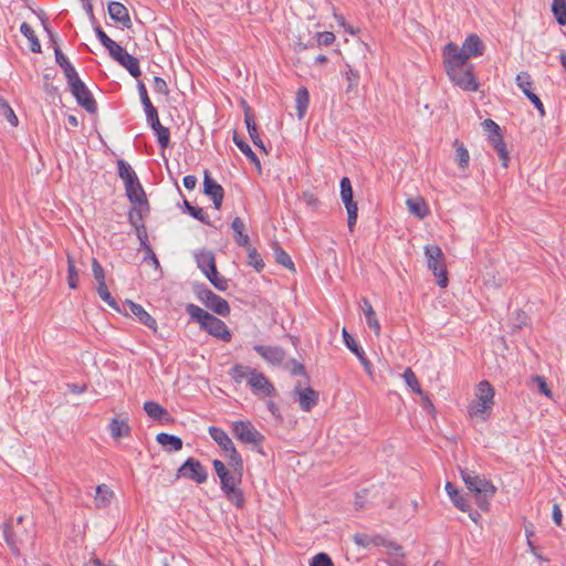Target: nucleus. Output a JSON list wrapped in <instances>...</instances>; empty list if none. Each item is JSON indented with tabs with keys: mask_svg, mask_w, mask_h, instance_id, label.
<instances>
[{
	"mask_svg": "<svg viewBox=\"0 0 566 566\" xmlns=\"http://www.w3.org/2000/svg\"><path fill=\"white\" fill-rule=\"evenodd\" d=\"M206 306L216 314L223 317L228 316L231 312L228 301L219 296L218 294Z\"/></svg>",
	"mask_w": 566,
	"mask_h": 566,
	"instance_id": "36",
	"label": "nucleus"
},
{
	"mask_svg": "<svg viewBox=\"0 0 566 566\" xmlns=\"http://www.w3.org/2000/svg\"><path fill=\"white\" fill-rule=\"evenodd\" d=\"M361 310L365 314L366 323L370 329L374 331L376 335H379L380 333V324L376 317V313L368 301V298L364 297L361 300Z\"/></svg>",
	"mask_w": 566,
	"mask_h": 566,
	"instance_id": "29",
	"label": "nucleus"
},
{
	"mask_svg": "<svg viewBox=\"0 0 566 566\" xmlns=\"http://www.w3.org/2000/svg\"><path fill=\"white\" fill-rule=\"evenodd\" d=\"M144 410L151 419L159 421L160 423L166 424L172 421V417L169 411L155 401H146L144 403Z\"/></svg>",
	"mask_w": 566,
	"mask_h": 566,
	"instance_id": "20",
	"label": "nucleus"
},
{
	"mask_svg": "<svg viewBox=\"0 0 566 566\" xmlns=\"http://www.w3.org/2000/svg\"><path fill=\"white\" fill-rule=\"evenodd\" d=\"M203 193L208 196L217 210H220L223 202L224 190L220 184H218L212 177L208 169L203 171Z\"/></svg>",
	"mask_w": 566,
	"mask_h": 566,
	"instance_id": "12",
	"label": "nucleus"
},
{
	"mask_svg": "<svg viewBox=\"0 0 566 566\" xmlns=\"http://www.w3.org/2000/svg\"><path fill=\"white\" fill-rule=\"evenodd\" d=\"M109 430L113 438L118 439L130 434V427L126 420L113 418L109 423Z\"/></svg>",
	"mask_w": 566,
	"mask_h": 566,
	"instance_id": "35",
	"label": "nucleus"
},
{
	"mask_svg": "<svg viewBox=\"0 0 566 566\" xmlns=\"http://www.w3.org/2000/svg\"><path fill=\"white\" fill-rule=\"evenodd\" d=\"M390 566H408L406 563L405 553L400 545L391 542V563Z\"/></svg>",
	"mask_w": 566,
	"mask_h": 566,
	"instance_id": "52",
	"label": "nucleus"
},
{
	"mask_svg": "<svg viewBox=\"0 0 566 566\" xmlns=\"http://www.w3.org/2000/svg\"><path fill=\"white\" fill-rule=\"evenodd\" d=\"M109 17L116 22L122 23L125 28H130L132 20L128 13V9L118 1H111L108 3Z\"/></svg>",
	"mask_w": 566,
	"mask_h": 566,
	"instance_id": "21",
	"label": "nucleus"
},
{
	"mask_svg": "<svg viewBox=\"0 0 566 566\" xmlns=\"http://www.w3.org/2000/svg\"><path fill=\"white\" fill-rule=\"evenodd\" d=\"M205 275L217 290L223 292L228 289V280L219 275L217 268L214 270L206 272Z\"/></svg>",
	"mask_w": 566,
	"mask_h": 566,
	"instance_id": "47",
	"label": "nucleus"
},
{
	"mask_svg": "<svg viewBox=\"0 0 566 566\" xmlns=\"http://www.w3.org/2000/svg\"><path fill=\"white\" fill-rule=\"evenodd\" d=\"M113 491L106 485L101 484L96 488L95 505L96 507H105L111 503Z\"/></svg>",
	"mask_w": 566,
	"mask_h": 566,
	"instance_id": "38",
	"label": "nucleus"
},
{
	"mask_svg": "<svg viewBox=\"0 0 566 566\" xmlns=\"http://www.w3.org/2000/svg\"><path fill=\"white\" fill-rule=\"evenodd\" d=\"M233 230V240L241 248H248L250 244L249 234L245 232V223L240 217H235L231 222Z\"/></svg>",
	"mask_w": 566,
	"mask_h": 566,
	"instance_id": "23",
	"label": "nucleus"
},
{
	"mask_svg": "<svg viewBox=\"0 0 566 566\" xmlns=\"http://www.w3.org/2000/svg\"><path fill=\"white\" fill-rule=\"evenodd\" d=\"M156 441L168 452L179 451L184 444L181 438L166 432L158 433Z\"/></svg>",
	"mask_w": 566,
	"mask_h": 566,
	"instance_id": "26",
	"label": "nucleus"
},
{
	"mask_svg": "<svg viewBox=\"0 0 566 566\" xmlns=\"http://www.w3.org/2000/svg\"><path fill=\"white\" fill-rule=\"evenodd\" d=\"M144 213L142 209H137L133 207L128 213V221L135 228L136 235L140 243V250H145L150 247L148 241V234L146 230V226L143 222Z\"/></svg>",
	"mask_w": 566,
	"mask_h": 566,
	"instance_id": "14",
	"label": "nucleus"
},
{
	"mask_svg": "<svg viewBox=\"0 0 566 566\" xmlns=\"http://www.w3.org/2000/svg\"><path fill=\"white\" fill-rule=\"evenodd\" d=\"M482 129L490 142H503L500 126L492 119H484L481 123Z\"/></svg>",
	"mask_w": 566,
	"mask_h": 566,
	"instance_id": "33",
	"label": "nucleus"
},
{
	"mask_svg": "<svg viewBox=\"0 0 566 566\" xmlns=\"http://www.w3.org/2000/svg\"><path fill=\"white\" fill-rule=\"evenodd\" d=\"M118 176L124 180L125 186L130 187L135 180H138L133 168L123 159L117 160Z\"/></svg>",
	"mask_w": 566,
	"mask_h": 566,
	"instance_id": "34",
	"label": "nucleus"
},
{
	"mask_svg": "<svg viewBox=\"0 0 566 566\" xmlns=\"http://www.w3.org/2000/svg\"><path fill=\"white\" fill-rule=\"evenodd\" d=\"M248 385L254 395H263L270 397L275 391L274 386L266 378V376L256 369H254L253 373H251V377L248 378Z\"/></svg>",
	"mask_w": 566,
	"mask_h": 566,
	"instance_id": "15",
	"label": "nucleus"
},
{
	"mask_svg": "<svg viewBox=\"0 0 566 566\" xmlns=\"http://www.w3.org/2000/svg\"><path fill=\"white\" fill-rule=\"evenodd\" d=\"M244 120L247 124V128L249 132V136L251 138V142H262L258 132V127L254 120L253 115L245 112Z\"/></svg>",
	"mask_w": 566,
	"mask_h": 566,
	"instance_id": "54",
	"label": "nucleus"
},
{
	"mask_svg": "<svg viewBox=\"0 0 566 566\" xmlns=\"http://www.w3.org/2000/svg\"><path fill=\"white\" fill-rule=\"evenodd\" d=\"M177 476H184L198 484H202L208 479V472L198 459L190 457L178 469Z\"/></svg>",
	"mask_w": 566,
	"mask_h": 566,
	"instance_id": "9",
	"label": "nucleus"
},
{
	"mask_svg": "<svg viewBox=\"0 0 566 566\" xmlns=\"http://www.w3.org/2000/svg\"><path fill=\"white\" fill-rule=\"evenodd\" d=\"M248 252V264L256 272H262L265 268V263L261 256V254L256 251L255 248H253L251 244L248 245V248H244Z\"/></svg>",
	"mask_w": 566,
	"mask_h": 566,
	"instance_id": "39",
	"label": "nucleus"
},
{
	"mask_svg": "<svg viewBox=\"0 0 566 566\" xmlns=\"http://www.w3.org/2000/svg\"><path fill=\"white\" fill-rule=\"evenodd\" d=\"M294 394L297 395L301 410L305 412L311 411L318 403V391L314 390L312 387L303 388L301 381H297L295 385Z\"/></svg>",
	"mask_w": 566,
	"mask_h": 566,
	"instance_id": "13",
	"label": "nucleus"
},
{
	"mask_svg": "<svg viewBox=\"0 0 566 566\" xmlns=\"http://www.w3.org/2000/svg\"><path fill=\"white\" fill-rule=\"evenodd\" d=\"M196 296L207 305L213 297L217 296L214 292L207 287L205 284H197L193 287Z\"/></svg>",
	"mask_w": 566,
	"mask_h": 566,
	"instance_id": "50",
	"label": "nucleus"
},
{
	"mask_svg": "<svg viewBox=\"0 0 566 566\" xmlns=\"http://www.w3.org/2000/svg\"><path fill=\"white\" fill-rule=\"evenodd\" d=\"M457 50L465 56V62H468L470 57L482 55L484 45L481 39L476 34L472 33L465 38L461 48L457 45Z\"/></svg>",
	"mask_w": 566,
	"mask_h": 566,
	"instance_id": "18",
	"label": "nucleus"
},
{
	"mask_svg": "<svg viewBox=\"0 0 566 566\" xmlns=\"http://www.w3.org/2000/svg\"><path fill=\"white\" fill-rule=\"evenodd\" d=\"M153 90L161 95H167L169 93L166 81L160 76L154 77Z\"/></svg>",
	"mask_w": 566,
	"mask_h": 566,
	"instance_id": "62",
	"label": "nucleus"
},
{
	"mask_svg": "<svg viewBox=\"0 0 566 566\" xmlns=\"http://www.w3.org/2000/svg\"><path fill=\"white\" fill-rule=\"evenodd\" d=\"M125 190H126V196H127L128 200L132 203L138 206V207H136L137 209H142L143 213L149 212V203H148L146 193L144 191V188H143L142 184L139 182V179L135 180L130 187L125 186Z\"/></svg>",
	"mask_w": 566,
	"mask_h": 566,
	"instance_id": "16",
	"label": "nucleus"
},
{
	"mask_svg": "<svg viewBox=\"0 0 566 566\" xmlns=\"http://www.w3.org/2000/svg\"><path fill=\"white\" fill-rule=\"evenodd\" d=\"M209 434L226 454L237 450L234 443L223 429L210 427Z\"/></svg>",
	"mask_w": 566,
	"mask_h": 566,
	"instance_id": "22",
	"label": "nucleus"
},
{
	"mask_svg": "<svg viewBox=\"0 0 566 566\" xmlns=\"http://www.w3.org/2000/svg\"><path fill=\"white\" fill-rule=\"evenodd\" d=\"M184 207L185 210L195 219L199 220L200 222L211 226V222L209 220V216L203 211L202 208L192 206L187 199L184 200Z\"/></svg>",
	"mask_w": 566,
	"mask_h": 566,
	"instance_id": "42",
	"label": "nucleus"
},
{
	"mask_svg": "<svg viewBox=\"0 0 566 566\" xmlns=\"http://www.w3.org/2000/svg\"><path fill=\"white\" fill-rule=\"evenodd\" d=\"M424 254L427 258V265L437 277L438 285L446 287L448 285V272L444 254L441 248L436 244L427 245L424 248Z\"/></svg>",
	"mask_w": 566,
	"mask_h": 566,
	"instance_id": "6",
	"label": "nucleus"
},
{
	"mask_svg": "<svg viewBox=\"0 0 566 566\" xmlns=\"http://www.w3.org/2000/svg\"><path fill=\"white\" fill-rule=\"evenodd\" d=\"M97 294L98 296L106 302L113 310L122 313V308L119 307L116 300L112 296L111 292L108 291V287L106 284L97 285Z\"/></svg>",
	"mask_w": 566,
	"mask_h": 566,
	"instance_id": "48",
	"label": "nucleus"
},
{
	"mask_svg": "<svg viewBox=\"0 0 566 566\" xmlns=\"http://www.w3.org/2000/svg\"><path fill=\"white\" fill-rule=\"evenodd\" d=\"M186 312L192 321L197 322L200 328L209 335L229 343L232 338L231 332L223 321L208 313L196 304L189 303L186 305Z\"/></svg>",
	"mask_w": 566,
	"mask_h": 566,
	"instance_id": "2",
	"label": "nucleus"
},
{
	"mask_svg": "<svg viewBox=\"0 0 566 566\" xmlns=\"http://www.w3.org/2000/svg\"><path fill=\"white\" fill-rule=\"evenodd\" d=\"M253 349L273 365H280L285 358V350L280 346L254 345Z\"/></svg>",
	"mask_w": 566,
	"mask_h": 566,
	"instance_id": "19",
	"label": "nucleus"
},
{
	"mask_svg": "<svg viewBox=\"0 0 566 566\" xmlns=\"http://www.w3.org/2000/svg\"><path fill=\"white\" fill-rule=\"evenodd\" d=\"M126 308H129L132 314L139 321V323L147 326L153 332L157 331L156 319L140 304H137L130 300H126L122 312H126Z\"/></svg>",
	"mask_w": 566,
	"mask_h": 566,
	"instance_id": "17",
	"label": "nucleus"
},
{
	"mask_svg": "<svg viewBox=\"0 0 566 566\" xmlns=\"http://www.w3.org/2000/svg\"><path fill=\"white\" fill-rule=\"evenodd\" d=\"M196 261L198 268L203 273L214 270L217 268L214 254L211 251L205 249L196 253Z\"/></svg>",
	"mask_w": 566,
	"mask_h": 566,
	"instance_id": "30",
	"label": "nucleus"
},
{
	"mask_svg": "<svg viewBox=\"0 0 566 566\" xmlns=\"http://www.w3.org/2000/svg\"><path fill=\"white\" fill-rule=\"evenodd\" d=\"M212 465L220 480V488L227 500L237 509H243L245 505V497L242 489L239 488L240 484L237 482L233 473L221 460H213Z\"/></svg>",
	"mask_w": 566,
	"mask_h": 566,
	"instance_id": "4",
	"label": "nucleus"
},
{
	"mask_svg": "<svg viewBox=\"0 0 566 566\" xmlns=\"http://www.w3.org/2000/svg\"><path fill=\"white\" fill-rule=\"evenodd\" d=\"M408 211L419 219L428 216L429 209L422 197L409 198L406 201Z\"/></svg>",
	"mask_w": 566,
	"mask_h": 566,
	"instance_id": "27",
	"label": "nucleus"
},
{
	"mask_svg": "<svg viewBox=\"0 0 566 566\" xmlns=\"http://www.w3.org/2000/svg\"><path fill=\"white\" fill-rule=\"evenodd\" d=\"M3 537L11 552L19 555L20 545L28 538V533L23 527H17L12 521H8L3 524Z\"/></svg>",
	"mask_w": 566,
	"mask_h": 566,
	"instance_id": "11",
	"label": "nucleus"
},
{
	"mask_svg": "<svg viewBox=\"0 0 566 566\" xmlns=\"http://www.w3.org/2000/svg\"><path fill=\"white\" fill-rule=\"evenodd\" d=\"M442 60L450 81L468 92H476L479 82L473 72V65L465 62V56L457 50V44L449 42L443 48Z\"/></svg>",
	"mask_w": 566,
	"mask_h": 566,
	"instance_id": "1",
	"label": "nucleus"
},
{
	"mask_svg": "<svg viewBox=\"0 0 566 566\" xmlns=\"http://www.w3.org/2000/svg\"><path fill=\"white\" fill-rule=\"evenodd\" d=\"M253 368L249 366H243L241 364H235L229 370V375L233 381L237 384L242 382V380L247 377H251V373H253Z\"/></svg>",
	"mask_w": 566,
	"mask_h": 566,
	"instance_id": "41",
	"label": "nucleus"
},
{
	"mask_svg": "<svg viewBox=\"0 0 566 566\" xmlns=\"http://www.w3.org/2000/svg\"><path fill=\"white\" fill-rule=\"evenodd\" d=\"M69 87L72 95L74 96V98L81 107H83L90 114L96 113V101L82 80L76 81L73 85Z\"/></svg>",
	"mask_w": 566,
	"mask_h": 566,
	"instance_id": "10",
	"label": "nucleus"
},
{
	"mask_svg": "<svg viewBox=\"0 0 566 566\" xmlns=\"http://www.w3.org/2000/svg\"><path fill=\"white\" fill-rule=\"evenodd\" d=\"M455 157L457 161L460 168H467L470 160L469 151L463 145L461 144L457 150H455Z\"/></svg>",
	"mask_w": 566,
	"mask_h": 566,
	"instance_id": "58",
	"label": "nucleus"
},
{
	"mask_svg": "<svg viewBox=\"0 0 566 566\" xmlns=\"http://www.w3.org/2000/svg\"><path fill=\"white\" fill-rule=\"evenodd\" d=\"M353 541L364 548H370L373 546H386L387 539L381 535H369L367 533H356L353 536Z\"/></svg>",
	"mask_w": 566,
	"mask_h": 566,
	"instance_id": "24",
	"label": "nucleus"
},
{
	"mask_svg": "<svg viewBox=\"0 0 566 566\" xmlns=\"http://www.w3.org/2000/svg\"><path fill=\"white\" fill-rule=\"evenodd\" d=\"M552 12L559 25H566V0H553Z\"/></svg>",
	"mask_w": 566,
	"mask_h": 566,
	"instance_id": "46",
	"label": "nucleus"
},
{
	"mask_svg": "<svg viewBox=\"0 0 566 566\" xmlns=\"http://www.w3.org/2000/svg\"><path fill=\"white\" fill-rule=\"evenodd\" d=\"M461 478L473 494L475 503L480 510L488 512L490 509V500L495 495L496 488L489 480L476 475L473 471L461 470Z\"/></svg>",
	"mask_w": 566,
	"mask_h": 566,
	"instance_id": "3",
	"label": "nucleus"
},
{
	"mask_svg": "<svg viewBox=\"0 0 566 566\" xmlns=\"http://www.w3.org/2000/svg\"><path fill=\"white\" fill-rule=\"evenodd\" d=\"M67 260V285L70 289L75 290L78 286V271L75 266L74 258L71 253H66Z\"/></svg>",
	"mask_w": 566,
	"mask_h": 566,
	"instance_id": "40",
	"label": "nucleus"
},
{
	"mask_svg": "<svg viewBox=\"0 0 566 566\" xmlns=\"http://www.w3.org/2000/svg\"><path fill=\"white\" fill-rule=\"evenodd\" d=\"M108 51V54L118 62L119 59H122L127 51L120 46L118 43H116L114 40L105 48Z\"/></svg>",
	"mask_w": 566,
	"mask_h": 566,
	"instance_id": "57",
	"label": "nucleus"
},
{
	"mask_svg": "<svg viewBox=\"0 0 566 566\" xmlns=\"http://www.w3.org/2000/svg\"><path fill=\"white\" fill-rule=\"evenodd\" d=\"M516 84L522 90V92L527 96L532 94V77L527 72H520L516 75Z\"/></svg>",
	"mask_w": 566,
	"mask_h": 566,
	"instance_id": "51",
	"label": "nucleus"
},
{
	"mask_svg": "<svg viewBox=\"0 0 566 566\" xmlns=\"http://www.w3.org/2000/svg\"><path fill=\"white\" fill-rule=\"evenodd\" d=\"M446 491L457 509L462 512L469 511L470 504L468 503L467 499L451 482L446 483Z\"/></svg>",
	"mask_w": 566,
	"mask_h": 566,
	"instance_id": "28",
	"label": "nucleus"
},
{
	"mask_svg": "<svg viewBox=\"0 0 566 566\" xmlns=\"http://www.w3.org/2000/svg\"><path fill=\"white\" fill-rule=\"evenodd\" d=\"M492 145H493L494 151L496 153L499 159L502 163V166L504 168H507L509 161H510V150L507 148V144H492Z\"/></svg>",
	"mask_w": 566,
	"mask_h": 566,
	"instance_id": "55",
	"label": "nucleus"
},
{
	"mask_svg": "<svg viewBox=\"0 0 566 566\" xmlns=\"http://www.w3.org/2000/svg\"><path fill=\"white\" fill-rule=\"evenodd\" d=\"M343 338L346 347L354 353L358 359H363L366 355L364 349L357 344L356 339L343 328Z\"/></svg>",
	"mask_w": 566,
	"mask_h": 566,
	"instance_id": "45",
	"label": "nucleus"
},
{
	"mask_svg": "<svg viewBox=\"0 0 566 566\" xmlns=\"http://www.w3.org/2000/svg\"><path fill=\"white\" fill-rule=\"evenodd\" d=\"M346 80L348 81L347 90H350L354 86L358 85L359 75L356 71L348 66V70L344 73Z\"/></svg>",
	"mask_w": 566,
	"mask_h": 566,
	"instance_id": "64",
	"label": "nucleus"
},
{
	"mask_svg": "<svg viewBox=\"0 0 566 566\" xmlns=\"http://www.w3.org/2000/svg\"><path fill=\"white\" fill-rule=\"evenodd\" d=\"M296 108L300 117H303L305 114L308 102H310V94L306 87H300L296 92Z\"/></svg>",
	"mask_w": 566,
	"mask_h": 566,
	"instance_id": "44",
	"label": "nucleus"
},
{
	"mask_svg": "<svg viewBox=\"0 0 566 566\" xmlns=\"http://www.w3.org/2000/svg\"><path fill=\"white\" fill-rule=\"evenodd\" d=\"M233 436L243 443L254 447L256 452L263 453L262 443L265 437L253 426L251 421L238 420L232 422Z\"/></svg>",
	"mask_w": 566,
	"mask_h": 566,
	"instance_id": "7",
	"label": "nucleus"
},
{
	"mask_svg": "<svg viewBox=\"0 0 566 566\" xmlns=\"http://www.w3.org/2000/svg\"><path fill=\"white\" fill-rule=\"evenodd\" d=\"M310 566H334V563L326 553H318L312 558Z\"/></svg>",
	"mask_w": 566,
	"mask_h": 566,
	"instance_id": "59",
	"label": "nucleus"
},
{
	"mask_svg": "<svg viewBox=\"0 0 566 566\" xmlns=\"http://www.w3.org/2000/svg\"><path fill=\"white\" fill-rule=\"evenodd\" d=\"M62 70L66 77L69 86L73 85L76 81L81 80L78 73L76 72L72 63H69L67 66L62 67Z\"/></svg>",
	"mask_w": 566,
	"mask_h": 566,
	"instance_id": "61",
	"label": "nucleus"
},
{
	"mask_svg": "<svg viewBox=\"0 0 566 566\" xmlns=\"http://www.w3.org/2000/svg\"><path fill=\"white\" fill-rule=\"evenodd\" d=\"M238 148L249 158V160L255 166L259 174L262 172L261 163L258 155L252 150L250 144H235Z\"/></svg>",
	"mask_w": 566,
	"mask_h": 566,
	"instance_id": "53",
	"label": "nucleus"
},
{
	"mask_svg": "<svg viewBox=\"0 0 566 566\" xmlns=\"http://www.w3.org/2000/svg\"><path fill=\"white\" fill-rule=\"evenodd\" d=\"M20 32L30 41V50L33 53H40L41 52V43H40L38 36L35 35L33 29L31 28V25L28 24L27 22H23L20 25Z\"/></svg>",
	"mask_w": 566,
	"mask_h": 566,
	"instance_id": "37",
	"label": "nucleus"
},
{
	"mask_svg": "<svg viewBox=\"0 0 566 566\" xmlns=\"http://www.w3.org/2000/svg\"><path fill=\"white\" fill-rule=\"evenodd\" d=\"M275 262L286 268L287 270L295 272V265L289 255V253L280 245L279 242L272 244Z\"/></svg>",
	"mask_w": 566,
	"mask_h": 566,
	"instance_id": "31",
	"label": "nucleus"
},
{
	"mask_svg": "<svg viewBox=\"0 0 566 566\" xmlns=\"http://www.w3.org/2000/svg\"><path fill=\"white\" fill-rule=\"evenodd\" d=\"M407 384V386L416 394L423 395V391L420 387V384L415 375V373L411 370V368L405 369V371L401 375Z\"/></svg>",
	"mask_w": 566,
	"mask_h": 566,
	"instance_id": "49",
	"label": "nucleus"
},
{
	"mask_svg": "<svg viewBox=\"0 0 566 566\" xmlns=\"http://www.w3.org/2000/svg\"><path fill=\"white\" fill-rule=\"evenodd\" d=\"M475 397L468 407V413L471 418L485 421L494 405V388L488 380H482L478 385Z\"/></svg>",
	"mask_w": 566,
	"mask_h": 566,
	"instance_id": "5",
	"label": "nucleus"
},
{
	"mask_svg": "<svg viewBox=\"0 0 566 566\" xmlns=\"http://www.w3.org/2000/svg\"><path fill=\"white\" fill-rule=\"evenodd\" d=\"M335 34L333 32L324 31V32H317L316 33V42L317 44L328 46L334 43L335 41Z\"/></svg>",
	"mask_w": 566,
	"mask_h": 566,
	"instance_id": "60",
	"label": "nucleus"
},
{
	"mask_svg": "<svg viewBox=\"0 0 566 566\" xmlns=\"http://www.w3.org/2000/svg\"><path fill=\"white\" fill-rule=\"evenodd\" d=\"M147 122L149 123V125L151 126L154 132L156 133L157 142H169V138H170L169 129L164 127L160 124L158 115L148 119Z\"/></svg>",
	"mask_w": 566,
	"mask_h": 566,
	"instance_id": "43",
	"label": "nucleus"
},
{
	"mask_svg": "<svg viewBox=\"0 0 566 566\" xmlns=\"http://www.w3.org/2000/svg\"><path fill=\"white\" fill-rule=\"evenodd\" d=\"M340 197L347 210V223L350 231H353L357 221V205L354 201L352 182L348 177L340 179Z\"/></svg>",
	"mask_w": 566,
	"mask_h": 566,
	"instance_id": "8",
	"label": "nucleus"
},
{
	"mask_svg": "<svg viewBox=\"0 0 566 566\" xmlns=\"http://www.w3.org/2000/svg\"><path fill=\"white\" fill-rule=\"evenodd\" d=\"M92 271H93L94 279L97 282V285L106 284L105 271H104L103 266L101 265V263L95 258L92 260Z\"/></svg>",
	"mask_w": 566,
	"mask_h": 566,
	"instance_id": "56",
	"label": "nucleus"
},
{
	"mask_svg": "<svg viewBox=\"0 0 566 566\" xmlns=\"http://www.w3.org/2000/svg\"><path fill=\"white\" fill-rule=\"evenodd\" d=\"M0 114L10 123L11 126L18 125V117L14 114L13 109L10 107V105H7L0 111Z\"/></svg>",
	"mask_w": 566,
	"mask_h": 566,
	"instance_id": "63",
	"label": "nucleus"
},
{
	"mask_svg": "<svg viewBox=\"0 0 566 566\" xmlns=\"http://www.w3.org/2000/svg\"><path fill=\"white\" fill-rule=\"evenodd\" d=\"M226 455L228 459V465H229L230 471L235 476L237 482H239V484H241L242 479H243V472H244V462H243L242 455L240 454V452L238 450H234Z\"/></svg>",
	"mask_w": 566,
	"mask_h": 566,
	"instance_id": "25",
	"label": "nucleus"
},
{
	"mask_svg": "<svg viewBox=\"0 0 566 566\" xmlns=\"http://www.w3.org/2000/svg\"><path fill=\"white\" fill-rule=\"evenodd\" d=\"M117 63L124 69H126L133 77L138 78L142 75L138 59L133 56L128 52L125 53V55L122 59H119Z\"/></svg>",
	"mask_w": 566,
	"mask_h": 566,
	"instance_id": "32",
	"label": "nucleus"
}]
</instances>
